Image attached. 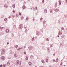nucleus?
Masks as SVG:
<instances>
[{
    "label": "nucleus",
    "mask_w": 67,
    "mask_h": 67,
    "mask_svg": "<svg viewBox=\"0 0 67 67\" xmlns=\"http://www.w3.org/2000/svg\"><path fill=\"white\" fill-rule=\"evenodd\" d=\"M16 65H18L19 64V60H17L16 62Z\"/></svg>",
    "instance_id": "nucleus-1"
},
{
    "label": "nucleus",
    "mask_w": 67,
    "mask_h": 67,
    "mask_svg": "<svg viewBox=\"0 0 67 67\" xmlns=\"http://www.w3.org/2000/svg\"><path fill=\"white\" fill-rule=\"evenodd\" d=\"M47 10L46 9H44V13H47Z\"/></svg>",
    "instance_id": "nucleus-2"
},
{
    "label": "nucleus",
    "mask_w": 67,
    "mask_h": 67,
    "mask_svg": "<svg viewBox=\"0 0 67 67\" xmlns=\"http://www.w3.org/2000/svg\"><path fill=\"white\" fill-rule=\"evenodd\" d=\"M6 33H9V30H8V29H7L6 30Z\"/></svg>",
    "instance_id": "nucleus-3"
},
{
    "label": "nucleus",
    "mask_w": 67,
    "mask_h": 67,
    "mask_svg": "<svg viewBox=\"0 0 67 67\" xmlns=\"http://www.w3.org/2000/svg\"><path fill=\"white\" fill-rule=\"evenodd\" d=\"M14 56L15 57H16L18 56V55L17 54H15Z\"/></svg>",
    "instance_id": "nucleus-4"
},
{
    "label": "nucleus",
    "mask_w": 67,
    "mask_h": 67,
    "mask_svg": "<svg viewBox=\"0 0 67 67\" xmlns=\"http://www.w3.org/2000/svg\"><path fill=\"white\" fill-rule=\"evenodd\" d=\"M54 11H58V9H54Z\"/></svg>",
    "instance_id": "nucleus-5"
},
{
    "label": "nucleus",
    "mask_w": 67,
    "mask_h": 67,
    "mask_svg": "<svg viewBox=\"0 0 67 67\" xmlns=\"http://www.w3.org/2000/svg\"><path fill=\"white\" fill-rule=\"evenodd\" d=\"M59 5H60V4H61V2L60 0H59Z\"/></svg>",
    "instance_id": "nucleus-6"
},
{
    "label": "nucleus",
    "mask_w": 67,
    "mask_h": 67,
    "mask_svg": "<svg viewBox=\"0 0 67 67\" xmlns=\"http://www.w3.org/2000/svg\"><path fill=\"white\" fill-rule=\"evenodd\" d=\"M4 7H5V8H8V5H5L4 6Z\"/></svg>",
    "instance_id": "nucleus-7"
},
{
    "label": "nucleus",
    "mask_w": 67,
    "mask_h": 67,
    "mask_svg": "<svg viewBox=\"0 0 67 67\" xmlns=\"http://www.w3.org/2000/svg\"><path fill=\"white\" fill-rule=\"evenodd\" d=\"M42 63H43V64H44V63H45V62H44V61L43 60H42Z\"/></svg>",
    "instance_id": "nucleus-8"
},
{
    "label": "nucleus",
    "mask_w": 67,
    "mask_h": 67,
    "mask_svg": "<svg viewBox=\"0 0 67 67\" xmlns=\"http://www.w3.org/2000/svg\"><path fill=\"white\" fill-rule=\"evenodd\" d=\"M5 49H2V51L4 53V52H5Z\"/></svg>",
    "instance_id": "nucleus-9"
},
{
    "label": "nucleus",
    "mask_w": 67,
    "mask_h": 67,
    "mask_svg": "<svg viewBox=\"0 0 67 67\" xmlns=\"http://www.w3.org/2000/svg\"><path fill=\"white\" fill-rule=\"evenodd\" d=\"M62 32H61V31H59V35L60 34H62Z\"/></svg>",
    "instance_id": "nucleus-10"
},
{
    "label": "nucleus",
    "mask_w": 67,
    "mask_h": 67,
    "mask_svg": "<svg viewBox=\"0 0 67 67\" xmlns=\"http://www.w3.org/2000/svg\"><path fill=\"white\" fill-rule=\"evenodd\" d=\"M2 59H3H3H5V58H4V57H2Z\"/></svg>",
    "instance_id": "nucleus-11"
},
{
    "label": "nucleus",
    "mask_w": 67,
    "mask_h": 67,
    "mask_svg": "<svg viewBox=\"0 0 67 67\" xmlns=\"http://www.w3.org/2000/svg\"><path fill=\"white\" fill-rule=\"evenodd\" d=\"M28 63H29V65H30V66H31V64H32L31 62H29Z\"/></svg>",
    "instance_id": "nucleus-12"
},
{
    "label": "nucleus",
    "mask_w": 67,
    "mask_h": 67,
    "mask_svg": "<svg viewBox=\"0 0 67 67\" xmlns=\"http://www.w3.org/2000/svg\"><path fill=\"white\" fill-rule=\"evenodd\" d=\"M28 59V57H27V56H26V60H27Z\"/></svg>",
    "instance_id": "nucleus-13"
},
{
    "label": "nucleus",
    "mask_w": 67,
    "mask_h": 67,
    "mask_svg": "<svg viewBox=\"0 0 67 67\" xmlns=\"http://www.w3.org/2000/svg\"><path fill=\"white\" fill-rule=\"evenodd\" d=\"M34 38L33 37L32 38V41H34Z\"/></svg>",
    "instance_id": "nucleus-14"
},
{
    "label": "nucleus",
    "mask_w": 67,
    "mask_h": 67,
    "mask_svg": "<svg viewBox=\"0 0 67 67\" xmlns=\"http://www.w3.org/2000/svg\"><path fill=\"white\" fill-rule=\"evenodd\" d=\"M28 48H29V50H31V49H32V48L31 47H28Z\"/></svg>",
    "instance_id": "nucleus-15"
},
{
    "label": "nucleus",
    "mask_w": 67,
    "mask_h": 67,
    "mask_svg": "<svg viewBox=\"0 0 67 67\" xmlns=\"http://www.w3.org/2000/svg\"><path fill=\"white\" fill-rule=\"evenodd\" d=\"M55 62H56V60H55L53 59V63H55Z\"/></svg>",
    "instance_id": "nucleus-16"
},
{
    "label": "nucleus",
    "mask_w": 67,
    "mask_h": 67,
    "mask_svg": "<svg viewBox=\"0 0 67 67\" xmlns=\"http://www.w3.org/2000/svg\"><path fill=\"white\" fill-rule=\"evenodd\" d=\"M15 47L16 48H18L19 47H18V45H16L15 46Z\"/></svg>",
    "instance_id": "nucleus-17"
},
{
    "label": "nucleus",
    "mask_w": 67,
    "mask_h": 67,
    "mask_svg": "<svg viewBox=\"0 0 67 67\" xmlns=\"http://www.w3.org/2000/svg\"><path fill=\"white\" fill-rule=\"evenodd\" d=\"M25 6L24 5L23 6V9H25Z\"/></svg>",
    "instance_id": "nucleus-18"
},
{
    "label": "nucleus",
    "mask_w": 67,
    "mask_h": 67,
    "mask_svg": "<svg viewBox=\"0 0 67 67\" xmlns=\"http://www.w3.org/2000/svg\"><path fill=\"white\" fill-rule=\"evenodd\" d=\"M48 58H47L46 60V62H48Z\"/></svg>",
    "instance_id": "nucleus-19"
},
{
    "label": "nucleus",
    "mask_w": 67,
    "mask_h": 67,
    "mask_svg": "<svg viewBox=\"0 0 67 67\" xmlns=\"http://www.w3.org/2000/svg\"><path fill=\"white\" fill-rule=\"evenodd\" d=\"M5 66H6V65L5 64H4V65H3V67H5Z\"/></svg>",
    "instance_id": "nucleus-20"
},
{
    "label": "nucleus",
    "mask_w": 67,
    "mask_h": 67,
    "mask_svg": "<svg viewBox=\"0 0 67 67\" xmlns=\"http://www.w3.org/2000/svg\"><path fill=\"white\" fill-rule=\"evenodd\" d=\"M58 58H57L56 59V62H58Z\"/></svg>",
    "instance_id": "nucleus-21"
},
{
    "label": "nucleus",
    "mask_w": 67,
    "mask_h": 67,
    "mask_svg": "<svg viewBox=\"0 0 67 67\" xmlns=\"http://www.w3.org/2000/svg\"><path fill=\"white\" fill-rule=\"evenodd\" d=\"M63 64V62H61V63L60 64V65L61 66H62V65Z\"/></svg>",
    "instance_id": "nucleus-22"
},
{
    "label": "nucleus",
    "mask_w": 67,
    "mask_h": 67,
    "mask_svg": "<svg viewBox=\"0 0 67 67\" xmlns=\"http://www.w3.org/2000/svg\"><path fill=\"white\" fill-rule=\"evenodd\" d=\"M18 16H19V15L18 14H17L16 15V16H17V17H18Z\"/></svg>",
    "instance_id": "nucleus-23"
},
{
    "label": "nucleus",
    "mask_w": 67,
    "mask_h": 67,
    "mask_svg": "<svg viewBox=\"0 0 67 67\" xmlns=\"http://www.w3.org/2000/svg\"><path fill=\"white\" fill-rule=\"evenodd\" d=\"M23 25L22 24H21L20 25H19V26L22 27V26Z\"/></svg>",
    "instance_id": "nucleus-24"
},
{
    "label": "nucleus",
    "mask_w": 67,
    "mask_h": 67,
    "mask_svg": "<svg viewBox=\"0 0 67 67\" xmlns=\"http://www.w3.org/2000/svg\"><path fill=\"white\" fill-rule=\"evenodd\" d=\"M12 7L14 8H15V5H13Z\"/></svg>",
    "instance_id": "nucleus-25"
},
{
    "label": "nucleus",
    "mask_w": 67,
    "mask_h": 67,
    "mask_svg": "<svg viewBox=\"0 0 67 67\" xmlns=\"http://www.w3.org/2000/svg\"><path fill=\"white\" fill-rule=\"evenodd\" d=\"M4 52H2L1 53V55H3V54H4Z\"/></svg>",
    "instance_id": "nucleus-26"
},
{
    "label": "nucleus",
    "mask_w": 67,
    "mask_h": 67,
    "mask_svg": "<svg viewBox=\"0 0 67 67\" xmlns=\"http://www.w3.org/2000/svg\"><path fill=\"white\" fill-rule=\"evenodd\" d=\"M21 27V26H19V28L20 29H22V27Z\"/></svg>",
    "instance_id": "nucleus-27"
},
{
    "label": "nucleus",
    "mask_w": 67,
    "mask_h": 67,
    "mask_svg": "<svg viewBox=\"0 0 67 67\" xmlns=\"http://www.w3.org/2000/svg\"><path fill=\"white\" fill-rule=\"evenodd\" d=\"M24 18H23V17H21V20H22V19H24Z\"/></svg>",
    "instance_id": "nucleus-28"
},
{
    "label": "nucleus",
    "mask_w": 67,
    "mask_h": 67,
    "mask_svg": "<svg viewBox=\"0 0 67 67\" xmlns=\"http://www.w3.org/2000/svg\"><path fill=\"white\" fill-rule=\"evenodd\" d=\"M46 23V21H43V24H45V23Z\"/></svg>",
    "instance_id": "nucleus-29"
},
{
    "label": "nucleus",
    "mask_w": 67,
    "mask_h": 67,
    "mask_svg": "<svg viewBox=\"0 0 67 67\" xmlns=\"http://www.w3.org/2000/svg\"><path fill=\"white\" fill-rule=\"evenodd\" d=\"M55 7H56L57 6V3H55Z\"/></svg>",
    "instance_id": "nucleus-30"
},
{
    "label": "nucleus",
    "mask_w": 67,
    "mask_h": 67,
    "mask_svg": "<svg viewBox=\"0 0 67 67\" xmlns=\"http://www.w3.org/2000/svg\"><path fill=\"white\" fill-rule=\"evenodd\" d=\"M7 65H10V63H9V62H8L7 63Z\"/></svg>",
    "instance_id": "nucleus-31"
},
{
    "label": "nucleus",
    "mask_w": 67,
    "mask_h": 67,
    "mask_svg": "<svg viewBox=\"0 0 67 67\" xmlns=\"http://www.w3.org/2000/svg\"><path fill=\"white\" fill-rule=\"evenodd\" d=\"M50 11L51 13H52V9H51V10H50Z\"/></svg>",
    "instance_id": "nucleus-32"
},
{
    "label": "nucleus",
    "mask_w": 67,
    "mask_h": 67,
    "mask_svg": "<svg viewBox=\"0 0 67 67\" xmlns=\"http://www.w3.org/2000/svg\"><path fill=\"white\" fill-rule=\"evenodd\" d=\"M60 45L61 46H63V44L61 43L60 44Z\"/></svg>",
    "instance_id": "nucleus-33"
},
{
    "label": "nucleus",
    "mask_w": 67,
    "mask_h": 67,
    "mask_svg": "<svg viewBox=\"0 0 67 67\" xmlns=\"http://www.w3.org/2000/svg\"><path fill=\"white\" fill-rule=\"evenodd\" d=\"M18 51H20V48H19L18 49H17Z\"/></svg>",
    "instance_id": "nucleus-34"
},
{
    "label": "nucleus",
    "mask_w": 67,
    "mask_h": 67,
    "mask_svg": "<svg viewBox=\"0 0 67 67\" xmlns=\"http://www.w3.org/2000/svg\"><path fill=\"white\" fill-rule=\"evenodd\" d=\"M53 47V44H51V47Z\"/></svg>",
    "instance_id": "nucleus-35"
},
{
    "label": "nucleus",
    "mask_w": 67,
    "mask_h": 67,
    "mask_svg": "<svg viewBox=\"0 0 67 67\" xmlns=\"http://www.w3.org/2000/svg\"><path fill=\"white\" fill-rule=\"evenodd\" d=\"M14 27H16V25H15L14 26Z\"/></svg>",
    "instance_id": "nucleus-36"
},
{
    "label": "nucleus",
    "mask_w": 67,
    "mask_h": 67,
    "mask_svg": "<svg viewBox=\"0 0 67 67\" xmlns=\"http://www.w3.org/2000/svg\"><path fill=\"white\" fill-rule=\"evenodd\" d=\"M42 19H43V18H41L40 19V21H42Z\"/></svg>",
    "instance_id": "nucleus-37"
},
{
    "label": "nucleus",
    "mask_w": 67,
    "mask_h": 67,
    "mask_svg": "<svg viewBox=\"0 0 67 67\" xmlns=\"http://www.w3.org/2000/svg\"><path fill=\"white\" fill-rule=\"evenodd\" d=\"M62 30H64V28L63 27H62Z\"/></svg>",
    "instance_id": "nucleus-38"
},
{
    "label": "nucleus",
    "mask_w": 67,
    "mask_h": 67,
    "mask_svg": "<svg viewBox=\"0 0 67 67\" xmlns=\"http://www.w3.org/2000/svg\"><path fill=\"white\" fill-rule=\"evenodd\" d=\"M3 29V27H1V30H2V29Z\"/></svg>",
    "instance_id": "nucleus-39"
},
{
    "label": "nucleus",
    "mask_w": 67,
    "mask_h": 67,
    "mask_svg": "<svg viewBox=\"0 0 67 67\" xmlns=\"http://www.w3.org/2000/svg\"><path fill=\"white\" fill-rule=\"evenodd\" d=\"M12 16L13 17V18H14L15 17V16L14 15H13Z\"/></svg>",
    "instance_id": "nucleus-40"
},
{
    "label": "nucleus",
    "mask_w": 67,
    "mask_h": 67,
    "mask_svg": "<svg viewBox=\"0 0 67 67\" xmlns=\"http://www.w3.org/2000/svg\"><path fill=\"white\" fill-rule=\"evenodd\" d=\"M30 57H31V58H33V56H31Z\"/></svg>",
    "instance_id": "nucleus-41"
},
{
    "label": "nucleus",
    "mask_w": 67,
    "mask_h": 67,
    "mask_svg": "<svg viewBox=\"0 0 67 67\" xmlns=\"http://www.w3.org/2000/svg\"><path fill=\"white\" fill-rule=\"evenodd\" d=\"M19 14L20 15H21L22 14L21 13H19Z\"/></svg>",
    "instance_id": "nucleus-42"
},
{
    "label": "nucleus",
    "mask_w": 67,
    "mask_h": 67,
    "mask_svg": "<svg viewBox=\"0 0 67 67\" xmlns=\"http://www.w3.org/2000/svg\"><path fill=\"white\" fill-rule=\"evenodd\" d=\"M2 66H3L2 64V65H0V67H2Z\"/></svg>",
    "instance_id": "nucleus-43"
},
{
    "label": "nucleus",
    "mask_w": 67,
    "mask_h": 67,
    "mask_svg": "<svg viewBox=\"0 0 67 67\" xmlns=\"http://www.w3.org/2000/svg\"><path fill=\"white\" fill-rule=\"evenodd\" d=\"M26 54V52H24V54H25V55Z\"/></svg>",
    "instance_id": "nucleus-44"
},
{
    "label": "nucleus",
    "mask_w": 67,
    "mask_h": 67,
    "mask_svg": "<svg viewBox=\"0 0 67 67\" xmlns=\"http://www.w3.org/2000/svg\"><path fill=\"white\" fill-rule=\"evenodd\" d=\"M8 59H11V57H9L8 58Z\"/></svg>",
    "instance_id": "nucleus-45"
},
{
    "label": "nucleus",
    "mask_w": 67,
    "mask_h": 67,
    "mask_svg": "<svg viewBox=\"0 0 67 67\" xmlns=\"http://www.w3.org/2000/svg\"><path fill=\"white\" fill-rule=\"evenodd\" d=\"M7 18H5L4 19V21H5V20H7Z\"/></svg>",
    "instance_id": "nucleus-46"
},
{
    "label": "nucleus",
    "mask_w": 67,
    "mask_h": 67,
    "mask_svg": "<svg viewBox=\"0 0 67 67\" xmlns=\"http://www.w3.org/2000/svg\"><path fill=\"white\" fill-rule=\"evenodd\" d=\"M42 2L43 3H44V0H43L42 1Z\"/></svg>",
    "instance_id": "nucleus-47"
},
{
    "label": "nucleus",
    "mask_w": 67,
    "mask_h": 67,
    "mask_svg": "<svg viewBox=\"0 0 67 67\" xmlns=\"http://www.w3.org/2000/svg\"><path fill=\"white\" fill-rule=\"evenodd\" d=\"M11 16H10L8 17V18H11Z\"/></svg>",
    "instance_id": "nucleus-48"
},
{
    "label": "nucleus",
    "mask_w": 67,
    "mask_h": 67,
    "mask_svg": "<svg viewBox=\"0 0 67 67\" xmlns=\"http://www.w3.org/2000/svg\"><path fill=\"white\" fill-rule=\"evenodd\" d=\"M29 19V18H26V20H28V19Z\"/></svg>",
    "instance_id": "nucleus-49"
},
{
    "label": "nucleus",
    "mask_w": 67,
    "mask_h": 67,
    "mask_svg": "<svg viewBox=\"0 0 67 67\" xmlns=\"http://www.w3.org/2000/svg\"><path fill=\"white\" fill-rule=\"evenodd\" d=\"M13 12L14 13L15 12V11L14 10Z\"/></svg>",
    "instance_id": "nucleus-50"
},
{
    "label": "nucleus",
    "mask_w": 67,
    "mask_h": 67,
    "mask_svg": "<svg viewBox=\"0 0 67 67\" xmlns=\"http://www.w3.org/2000/svg\"><path fill=\"white\" fill-rule=\"evenodd\" d=\"M35 8H36V10L37 9V7H36Z\"/></svg>",
    "instance_id": "nucleus-51"
},
{
    "label": "nucleus",
    "mask_w": 67,
    "mask_h": 67,
    "mask_svg": "<svg viewBox=\"0 0 67 67\" xmlns=\"http://www.w3.org/2000/svg\"><path fill=\"white\" fill-rule=\"evenodd\" d=\"M9 44V42H8L7 43V44L8 45Z\"/></svg>",
    "instance_id": "nucleus-52"
},
{
    "label": "nucleus",
    "mask_w": 67,
    "mask_h": 67,
    "mask_svg": "<svg viewBox=\"0 0 67 67\" xmlns=\"http://www.w3.org/2000/svg\"><path fill=\"white\" fill-rule=\"evenodd\" d=\"M24 47L25 48L26 47L25 46Z\"/></svg>",
    "instance_id": "nucleus-53"
},
{
    "label": "nucleus",
    "mask_w": 67,
    "mask_h": 67,
    "mask_svg": "<svg viewBox=\"0 0 67 67\" xmlns=\"http://www.w3.org/2000/svg\"><path fill=\"white\" fill-rule=\"evenodd\" d=\"M1 26H0V29H1Z\"/></svg>",
    "instance_id": "nucleus-54"
},
{
    "label": "nucleus",
    "mask_w": 67,
    "mask_h": 67,
    "mask_svg": "<svg viewBox=\"0 0 67 67\" xmlns=\"http://www.w3.org/2000/svg\"><path fill=\"white\" fill-rule=\"evenodd\" d=\"M53 55H55V53H54L53 54Z\"/></svg>",
    "instance_id": "nucleus-55"
},
{
    "label": "nucleus",
    "mask_w": 67,
    "mask_h": 67,
    "mask_svg": "<svg viewBox=\"0 0 67 67\" xmlns=\"http://www.w3.org/2000/svg\"><path fill=\"white\" fill-rule=\"evenodd\" d=\"M47 40H48V41H49V39H47Z\"/></svg>",
    "instance_id": "nucleus-56"
},
{
    "label": "nucleus",
    "mask_w": 67,
    "mask_h": 67,
    "mask_svg": "<svg viewBox=\"0 0 67 67\" xmlns=\"http://www.w3.org/2000/svg\"><path fill=\"white\" fill-rule=\"evenodd\" d=\"M26 27H24V28L25 29H26Z\"/></svg>",
    "instance_id": "nucleus-57"
},
{
    "label": "nucleus",
    "mask_w": 67,
    "mask_h": 67,
    "mask_svg": "<svg viewBox=\"0 0 67 67\" xmlns=\"http://www.w3.org/2000/svg\"><path fill=\"white\" fill-rule=\"evenodd\" d=\"M40 67H44V66H40Z\"/></svg>",
    "instance_id": "nucleus-58"
},
{
    "label": "nucleus",
    "mask_w": 67,
    "mask_h": 67,
    "mask_svg": "<svg viewBox=\"0 0 67 67\" xmlns=\"http://www.w3.org/2000/svg\"><path fill=\"white\" fill-rule=\"evenodd\" d=\"M20 49H22V48H20Z\"/></svg>",
    "instance_id": "nucleus-59"
},
{
    "label": "nucleus",
    "mask_w": 67,
    "mask_h": 67,
    "mask_svg": "<svg viewBox=\"0 0 67 67\" xmlns=\"http://www.w3.org/2000/svg\"><path fill=\"white\" fill-rule=\"evenodd\" d=\"M41 44H43V43H42Z\"/></svg>",
    "instance_id": "nucleus-60"
},
{
    "label": "nucleus",
    "mask_w": 67,
    "mask_h": 67,
    "mask_svg": "<svg viewBox=\"0 0 67 67\" xmlns=\"http://www.w3.org/2000/svg\"><path fill=\"white\" fill-rule=\"evenodd\" d=\"M66 66V65H64V66Z\"/></svg>",
    "instance_id": "nucleus-61"
},
{
    "label": "nucleus",
    "mask_w": 67,
    "mask_h": 67,
    "mask_svg": "<svg viewBox=\"0 0 67 67\" xmlns=\"http://www.w3.org/2000/svg\"><path fill=\"white\" fill-rule=\"evenodd\" d=\"M34 21V19H33V21Z\"/></svg>",
    "instance_id": "nucleus-62"
},
{
    "label": "nucleus",
    "mask_w": 67,
    "mask_h": 67,
    "mask_svg": "<svg viewBox=\"0 0 67 67\" xmlns=\"http://www.w3.org/2000/svg\"><path fill=\"white\" fill-rule=\"evenodd\" d=\"M58 37H59V36L58 35Z\"/></svg>",
    "instance_id": "nucleus-63"
},
{
    "label": "nucleus",
    "mask_w": 67,
    "mask_h": 67,
    "mask_svg": "<svg viewBox=\"0 0 67 67\" xmlns=\"http://www.w3.org/2000/svg\"><path fill=\"white\" fill-rule=\"evenodd\" d=\"M34 8V7H32V8Z\"/></svg>",
    "instance_id": "nucleus-64"
}]
</instances>
